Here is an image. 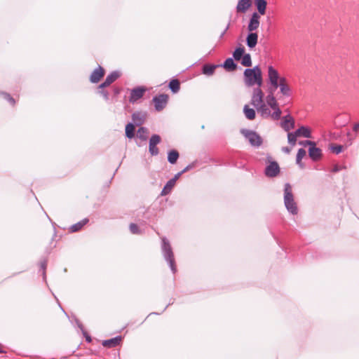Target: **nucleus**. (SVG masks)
Masks as SVG:
<instances>
[{
    "label": "nucleus",
    "mask_w": 359,
    "mask_h": 359,
    "mask_svg": "<svg viewBox=\"0 0 359 359\" xmlns=\"http://www.w3.org/2000/svg\"><path fill=\"white\" fill-rule=\"evenodd\" d=\"M121 341V337H116L110 339L104 340L102 342V345L105 347H115L119 344Z\"/></svg>",
    "instance_id": "a211bd4d"
},
{
    "label": "nucleus",
    "mask_w": 359,
    "mask_h": 359,
    "mask_svg": "<svg viewBox=\"0 0 359 359\" xmlns=\"http://www.w3.org/2000/svg\"><path fill=\"white\" fill-rule=\"evenodd\" d=\"M251 0H239L236 6L238 12L245 13L251 6Z\"/></svg>",
    "instance_id": "dca6fc26"
},
{
    "label": "nucleus",
    "mask_w": 359,
    "mask_h": 359,
    "mask_svg": "<svg viewBox=\"0 0 359 359\" xmlns=\"http://www.w3.org/2000/svg\"><path fill=\"white\" fill-rule=\"evenodd\" d=\"M280 172V168L277 162L270 161L265 168L264 173L269 177H274Z\"/></svg>",
    "instance_id": "1a4fd4ad"
},
{
    "label": "nucleus",
    "mask_w": 359,
    "mask_h": 359,
    "mask_svg": "<svg viewBox=\"0 0 359 359\" xmlns=\"http://www.w3.org/2000/svg\"><path fill=\"white\" fill-rule=\"evenodd\" d=\"M359 129V123H355L353 126V130L357 131Z\"/></svg>",
    "instance_id": "c03bdc74"
},
{
    "label": "nucleus",
    "mask_w": 359,
    "mask_h": 359,
    "mask_svg": "<svg viewBox=\"0 0 359 359\" xmlns=\"http://www.w3.org/2000/svg\"><path fill=\"white\" fill-rule=\"evenodd\" d=\"M339 170L337 166H335L334 168H333V172H337Z\"/></svg>",
    "instance_id": "49530a36"
},
{
    "label": "nucleus",
    "mask_w": 359,
    "mask_h": 359,
    "mask_svg": "<svg viewBox=\"0 0 359 359\" xmlns=\"http://www.w3.org/2000/svg\"><path fill=\"white\" fill-rule=\"evenodd\" d=\"M103 76L104 69L100 66H99L91 74L90 80L92 83H97Z\"/></svg>",
    "instance_id": "2eb2a0df"
},
{
    "label": "nucleus",
    "mask_w": 359,
    "mask_h": 359,
    "mask_svg": "<svg viewBox=\"0 0 359 359\" xmlns=\"http://www.w3.org/2000/svg\"><path fill=\"white\" fill-rule=\"evenodd\" d=\"M88 222V219H83V220L79 222L78 223L72 225L70 227V230L72 232H76L80 230L85 224H86Z\"/></svg>",
    "instance_id": "b1692460"
},
{
    "label": "nucleus",
    "mask_w": 359,
    "mask_h": 359,
    "mask_svg": "<svg viewBox=\"0 0 359 359\" xmlns=\"http://www.w3.org/2000/svg\"><path fill=\"white\" fill-rule=\"evenodd\" d=\"M259 15L257 13H253L250 20L248 29L249 32H253L256 30L259 26Z\"/></svg>",
    "instance_id": "f8f14e48"
},
{
    "label": "nucleus",
    "mask_w": 359,
    "mask_h": 359,
    "mask_svg": "<svg viewBox=\"0 0 359 359\" xmlns=\"http://www.w3.org/2000/svg\"><path fill=\"white\" fill-rule=\"evenodd\" d=\"M282 76H280L278 72L272 66L268 67V79L270 84L275 89L278 88V84Z\"/></svg>",
    "instance_id": "423d86ee"
},
{
    "label": "nucleus",
    "mask_w": 359,
    "mask_h": 359,
    "mask_svg": "<svg viewBox=\"0 0 359 359\" xmlns=\"http://www.w3.org/2000/svg\"><path fill=\"white\" fill-rule=\"evenodd\" d=\"M149 151L152 156H156L158 154V149L154 144H149Z\"/></svg>",
    "instance_id": "e433bc0d"
},
{
    "label": "nucleus",
    "mask_w": 359,
    "mask_h": 359,
    "mask_svg": "<svg viewBox=\"0 0 359 359\" xmlns=\"http://www.w3.org/2000/svg\"><path fill=\"white\" fill-rule=\"evenodd\" d=\"M137 136L142 140H146L147 138V130L146 128L141 127L137 132Z\"/></svg>",
    "instance_id": "c756f323"
},
{
    "label": "nucleus",
    "mask_w": 359,
    "mask_h": 359,
    "mask_svg": "<svg viewBox=\"0 0 359 359\" xmlns=\"http://www.w3.org/2000/svg\"><path fill=\"white\" fill-rule=\"evenodd\" d=\"M126 135L129 139H131L135 136V126L133 123H130L126 125Z\"/></svg>",
    "instance_id": "393cba45"
},
{
    "label": "nucleus",
    "mask_w": 359,
    "mask_h": 359,
    "mask_svg": "<svg viewBox=\"0 0 359 359\" xmlns=\"http://www.w3.org/2000/svg\"><path fill=\"white\" fill-rule=\"evenodd\" d=\"M330 149L333 153L339 154L343 151L344 147L341 145L332 144L330 147Z\"/></svg>",
    "instance_id": "f704fd0d"
},
{
    "label": "nucleus",
    "mask_w": 359,
    "mask_h": 359,
    "mask_svg": "<svg viewBox=\"0 0 359 359\" xmlns=\"http://www.w3.org/2000/svg\"><path fill=\"white\" fill-rule=\"evenodd\" d=\"M306 144L310 145L309 149V156L313 160L317 161L321 156V150L315 147V143L311 141H306Z\"/></svg>",
    "instance_id": "9b49d317"
},
{
    "label": "nucleus",
    "mask_w": 359,
    "mask_h": 359,
    "mask_svg": "<svg viewBox=\"0 0 359 359\" xmlns=\"http://www.w3.org/2000/svg\"><path fill=\"white\" fill-rule=\"evenodd\" d=\"M296 132L299 136H302L306 138L311 137V130L307 127L302 126L299 129H297Z\"/></svg>",
    "instance_id": "4be33fe9"
},
{
    "label": "nucleus",
    "mask_w": 359,
    "mask_h": 359,
    "mask_svg": "<svg viewBox=\"0 0 359 359\" xmlns=\"http://www.w3.org/2000/svg\"><path fill=\"white\" fill-rule=\"evenodd\" d=\"M243 113L248 120H253L255 118V111L250 108L248 104H245L243 107Z\"/></svg>",
    "instance_id": "6ab92c4d"
},
{
    "label": "nucleus",
    "mask_w": 359,
    "mask_h": 359,
    "mask_svg": "<svg viewBox=\"0 0 359 359\" xmlns=\"http://www.w3.org/2000/svg\"><path fill=\"white\" fill-rule=\"evenodd\" d=\"M216 67V65H205L203 67V73L208 76L212 75L214 73V71Z\"/></svg>",
    "instance_id": "bb28decb"
},
{
    "label": "nucleus",
    "mask_w": 359,
    "mask_h": 359,
    "mask_svg": "<svg viewBox=\"0 0 359 359\" xmlns=\"http://www.w3.org/2000/svg\"><path fill=\"white\" fill-rule=\"evenodd\" d=\"M284 203L286 209L292 215H297L298 212L297 203L294 201L292 194V187L286 183L284 189Z\"/></svg>",
    "instance_id": "7ed1b4c3"
},
{
    "label": "nucleus",
    "mask_w": 359,
    "mask_h": 359,
    "mask_svg": "<svg viewBox=\"0 0 359 359\" xmlns=\"http://www.w3.org/2000/svg\"><path fill=\"white\" fill-rule=\"evenodd\" d=\"M224 67L228 70H233L236 69V65L232 58H227L223 65Z\"/></svg>",
    "instance_id": "cd10ccee"
},
{
    "label": "nucleus",
    "mask_w": 359,
    "mask_h": 359,
    "mask_svg": "<svg viewBox=\"0 0 359 359\" xmlns=\"http://www.w3.org/2000/svg\"><path fill=\"white\" fill-rule=\"evenodd\" d=\"M189 169V166L186 167L182 171L176 174L172 180H175V181H176L183 172H186Z\"/></svg>",
    "instance_id": "58836bf2"
},
{
    "label": "nucleus",
    "mask_w": 359,
    "mask_h": 359,
    "mask_svg": "<svg viewBox=\"0 0 359 359\" xmlns=\"http://www.w3.org/2000/svg\"><path fill=\"white\" fill-rule=\"evenodd\" d=\"M100 93L104 97L105 100L109 99V94L107 91L104 90L102 88H100Z\"/></svg>",
    "instance_id": "ea45409f"
},
{
    "label": "nucleus",
    "mask_w": 359,
    "mask_h": 359,
    "mask_svg": "<svg viewBox=\"0 0 359 359\" xmlns=\"http://www.w3.org/2000/svg\"><path fill=\"white\" fill-rule=\"evenodd\" d=\"M241 64L245 67H250L252 65L251 56L249 53L243 55L241 57Z\"/></svg>",
    "instance_id": "c85d7f7f"
},
{
    "label": "nucleus",
    "mask_w": 359,
    "mask_h": 359,
    "mask_svg": "<svg viewBox=\"0 0 359 359\" xmlns=\"http://www.w3.org/2000/svg\"><path fill=\"white\" fill-rule=\"evenodd\" d=\"M119 76L120 74L118 72H111L107 76L105 81L99 86V88H104V87L109 86L111 83L115 81Z\"/></svg>",
    "instance_id": "ddd939ff"
},
{
    "label": "nucleus",
    "mask_w": 359,
    "mask_h": 359,
    "mask_svg": "<svg viewBox=\"0 0 359 359\" xmlns=\"http://www.w3.org/2000/svg\"><path fill=\"white\" fill-rule=\"evenodd\" d=\"M282 151L285 154H289L291 151V149L287 147H283Z\"/></svg>",
    "instance_id": "37998d69"
},
{
    "label": "nucleus",
    "mask_w": 359,
    "mask_h": 359,
    "mask_svg": "<svg viewBox=\"0 0 359 359\" xmlns=\"http://www.w3.org/2000/svg\"><path fill=\"white\" fill-rule=\"evenodd\" d=\"M175 184V180H170L162 190L161 195L168 194Z\"/></svg>",
    "instance_id": "5701e85b"
},
{
    "label": "nucleus",
    "mask_w": 359,
    "mask_h": 359,
    "mask_svg": "<svg viewBox=\"0 0 359 359\" xmlns=\"http://www.w3.org/2000/svg\"><path fill=\"white\" fill-rule=\"evenodd\" d=\"M86 340L90 342L91 341V339L90 337H86Z\"/></svg>",
    "instance_id": "de8ad7c7"
},
{
    "label": "nucleus",
    "mask_w": 359,
    "mask_h": 359,
    "mask_svg": "<svg viewBox=\"0 0 359 359\" xmlns=\"http://www.w3.org/2000/svg\"><path fill=\"white\" fill-rule=\"evenodd\" d=\"M179 157V154L176 150H171L168 152V160L171 164L176 163Z\"/></svg>",
    "instance_id": "a878e982"
},
{
    "label": "nucleus",
    "mask_w": 359,
    "mask_h": 359,
    "mask_svg": "<svg viewBox=\"0 0 359 359\" xmlns=\"http://www.w3.org/2000/svg\"><path fill=\"white\" fill-rule=\"evenodd\" d=\"M0 353H4V351L3 350L2 345L0 344Z\"/></svg>",
    "instance_id": "a18cd8bd"
},
{
    "label": "nucleus",
    "mask_w": 359,
    "mask_h": 359,
    "mask_svg": "<svg viewBox=\"0 0 359 359\" xmlns=\"http://www.w3.org/2000/svg\"><path fill=\"white\" fill-rule=\"evenodd\" d=\"M241 132L252 146L259 147L261 145L262 142V138L255 132L247 129H242Z\"/></svg>",
    "instance_id": "39448f33"
},
{
    "label": "nucleus",
    "mask_w": 359,
    "mask_h": 359,
    "mask_svg": "<svg viewBox=\"0 0 359 359\" xmlns=\"http://www.w3.org/2000/svg\"><path fill=\"white\" fill-rule=\"evenodd\" d=\"M160 142L161 137L158 135H153L149 140V144L155 146H156Z\"/></svg>",
    "instance_id": "c9c22d12"
},
{
    "label": "nucleus",
    "mask_w": 359,
    "mask_h": 359,
    "mask_svg": "<svg viewBox=\"0 0 359 359\" xmlns=\"http://www.w3.org/2000/svg\"><path fill=\"white\" fill-rule=\"evenodd\" d=\"M297 137H299V135L296 131L294 133H288L287 140L289 144H290L292 146H294L297 142Z\"/></svg>",
    "instance_id": "7c9ffc66"
},
{
    "label": "nucleus",
    "mask_w": 359,
    "mask_h": 359,
    "mask_svg": "<svg viewBox=\"0 0 359 359\" xmlns=\"http://www.w3.org/2000/svg\"><path fill=\"white\" fill-rule=\"evenodd\" d=\"M281 127L285 130L289 131L294 127V122L292 116L290 115L283 117L281 122Z\"/></svg>",
    "instance_id": "4468645a"
},
{
    "label": "nucleus",
    "mask_w": 359,
    "mask_h": 359,
    "mask_svg": "<svg viewBox=\"0 0 359 359\" xmlns=\"http://www.w3.org/2000/svg\"><path fill=\"white\" fill-rule=\"evenodd\" d=\"M243 76L246 86L250 87L256 85L257 87H261L263 83L262 71L258 66H255L252 69H245Z\"/></svg>",
    "instance_id": "f03ea898"
},
{
    "label": "nucleus",
    "mask_w": 359,
    "mask_h": 359,
    "mask_svg": "<svg viewBox=\"0 0 359 359\" xmlns=\"http://www.w3.org/2000/svg\"><path fill=\"white\" fill-rule=\"evenodd\" d=\"M278 88H280V94L286 97H289L292 95V89L287 83V80L285 77H281Z\"/></svg>",
    "instance_id": "6e6552de"
},
{
    "label": "nucleus",
    "mask_w": 359,
    "mask_h": 359,
    "mask_svg": "<svg viewBox=\"0 0 359 359\" xmlns=\"http://www.w3.org/2000/svg\"><path fill=\"white\" fill-rule=\"evenodd\" d=\"M132 117L135 124L140 126L144 123L145 119V114L140 112H135L133 114Z\"/></svg>",
    "instance_id": "412c9836"
},
{
    "label": "nucleus",
    "mask_w": 359,
    "mask_h": 359,
    "mask_svg": "<svg viewBox=\"0 0 359 359\" xmlns=\"http://www.w3.org/2000/svg\"><path fill=\"white\" fill-rule=\"evenodd\" d=\"M255 2L258 12L261 15H264L267 5L266 0H255Z\"/></svg>",
    "instance_id": "aec40b11"
},
{
    "label": "nucleus",
    "mask_w": 359,
    "mask_h": 359,
    "mask_svg": "<svg viewBox=\"0 0 359 359\" xmlns=\"http://www.w3.org/2000/svg\"><path fill=\"white\" fill-rule=\"evenodd\" d=\"M46 266H47V263H46V261H44V262H41V269H42V270H43V276H45V275H46V273H45V270H46Z\"/></svg>",
    "instance_id": "79ce46f5"
},
{
    "label": "nucleus",
    "mask_w": 359,
    "mask_h": 359,
    "mask_svg": "<svg viewBox=\"0 0 359 359\" xmlns=\"http://www.w3.org/2000/svg\"><path fill=\"white\" fill-rule=\"evenodd\" d=\"M130 230L134 234L140 233L138 226L135 224H130Z\"/></svg>",
    "instance_id": "4c0bfd02"
},
{
    "label": "nucleus",
    "mask_w": 359,
    "mask_h": 359,
    "mask_svg": "<svg viewBox=\"0 0 359 359\" xmlns=\"http://www.w3.org/2000/svg\"><path fill=\"white\" fill-rule=\"evenodd\" d=\"M146 92V88L142 86H139L131 90L129 102L131 103L136 102L138 100L142 98Z\"/></svg>",
    "instance_id": "9d476101"
},
{
    "label": "nucleus",
    "mask_w": 359,
    "mask_h": 359,
    "mask_svg": "<svg viewBox=\"0 0 359 359\" xmlns=\"http://www.w3.org/2000/svg\"><path fill=\"white\" fill-rule=\"evenodd\" d=\"M162 251L163 257L169 264L170 269L173 273H175L176 266L175 264L173 252L168 241L165 238H163L162 239Z\"/></svg>",
    "instance_id": "20e7f679"
},
{
    "label": "nucleus",
    "mask_w": 359,
    "mask_h": 359,
    "mask_svg": "<svg viewBox=\"0 0 359 359\" xmlns=\"http://www.w3.org/2000/svg\"><path fill=\"white\" fill-rule=\"evenodd\" d=\"M244 55V48L239 47L237 48L233 52V56L236 60H239L241 59L243 55Z\"/></svg>",
    "instance_id": "72a5a7b5"
},
{
    "label": "nucleus",
    "mask_w": 359,
    "mask_h": 359,
    "mask_svg": "<svg viewBox=\"0 0 359 359\" xmlns=\"http://www.w3.org/2000/svg\"><path fill=\"white\" fill-rule=\"evenodd\" d=\"M4 97L5 99H6L9 102H11L12 104H15V100L13 97H11L10 96V95L8 94H5L4 95Z\"/></svg>",
    "instance_id": "a19ab883"
},
{
    "label": "nucleus",
    "mask_w": 359,
    "mask_h": 359,
    "mask_svg": "<svg viewBox=\"0 0 359 359\" xmlns=\"http://www.w3.org/2000/svg\"><path fill=\"white\" fill-rule=\"evenodd\" d=\"M248 36H247V45L249 48H252L255 47V46L257 43L258 40V35L257 33H254L250 32Z\"/></svg>",
    "instance_id": "f3484780"
},
{
    "label": "nucleus",
    "mask_w": 359,
    "mask_h": 359,
    "mask_svg": "<svg viewBox=\"0 0 359 359\" xmlns=\"http://www.w3.org/2000/svg\"><path fill=\"white\" fill-rule=\"evenodd\" d=\"M168 100V96L165 94L159 95L158 96H156L153 98V102L154 103L155 109L158 111L163 109Z\"/></svg>",
    "instance_id": "0eeeda50"
},
{
    "label": "nucleus",
    "mask_w": 359,
    "mask_h": 359,
    "mask_svg": "<svg viewBox=\"0 0 359 359\" xmlns=\"http://www.w3.org/2000/svg\"><path fill=\"white\" fill-rule=\"evenodd\" d=\"M264 102V93L260 87L253 89L250 103L255 107L257 112L263 118H271L273 120H278L282 111L278 106L276 97L272 93L269 94Z\"/></svg>",
    "instance_id": "f257e3e1"
},
{
    "label": "nucleus",
    "mask_w": 359,
    "mask_h": 359,
    "mask_svg": "<svg viewBox=\"0 0 359 359\" xmlns=\"http://www.w3.org/2000/svg\"><path fill=\"white\" fill-rule=\"evenodd\" d=\"M306 151L304 149H299L297 154V163L302 167V163H301L302 159L305 156Z\"/></svg>",
    "instance_id": "473e14b6"
},
{
    "label": "nucleus",
    "mask_w": 359,
    "mask_h": 359,
    "mask_svg": "<svg viewBox=\"0 0 359 359\" xmlns=\"http://www.w3.org/2000/svg\"><path fill=\"white\" fill-rule=\"evenodd\" d=\"M169 88L173 93H177L180 90V82L178 80H172L169 83Z\"/></svg>",
    "instance_id": "2f4dec72"
}]
</instances>
